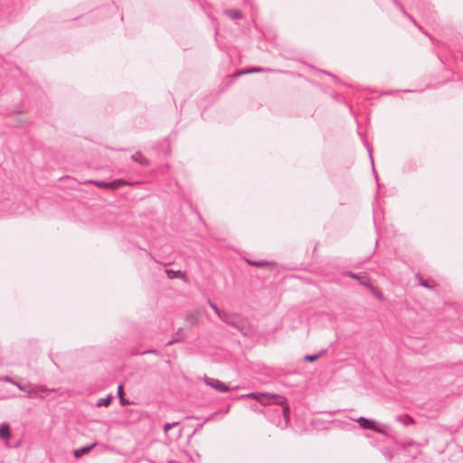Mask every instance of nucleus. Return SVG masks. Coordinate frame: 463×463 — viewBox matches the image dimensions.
<instances>
[{
  "instance_id": "dca6fc26",
  "label": "nucleus",
  "mask_w": 463,
  "mask_h": 463,
  "mask_svg": "<svg viewBox=\"0 0 463 463\" xmlns=\"http://www.w3.org/2000/svg\"><path fill=\"white\" fill-rule=\"evenodd\" d=\"M326 353V350H322L320 351L318 354H307L304 356V361L306 362H315L317 361L319 357H321L322 355H324Z\"/></svg>"
},
{
  "instance_id": "b1692460",
  "label": "nucleus",
  "mask_w": 463,
  "mask_h": 463,
  "mask_svg": "<svg viewBox=\"0 0 463 463\" xmlns=\"http://www.w3.org/2000/svg\"><path fill=\"white\" fill-rule=\"evenodd\" d=\"M182 340H183V336H175L173 340H171L167 343V345H170L175 342H180Z\"/></svg>"
},
{
  "instance_id": "ddd939ff",
  "label": "nucleus",
  "mask_w": 463,
  "mask_h": 463,
  "mask_svg": "<svg viewBox=\"0 0 463 463\" xmlns=\"http://www.w3.org/2000/svg\"><path fill=\"white\" fill-rule=\"evenodd\" d=\"M224 14L233 21L239 20L242 17L241 13L236 9H226Z\"/></svg>"
},
{
  "instance_id": "cd10ccee",
  "label": "nucleus",
  "mask_w": 463,
  "mask_h": 463,
  "mask_svg": "<svg viewBox=\"0 0 463 463\" xmlns=\"http://www.w3.org/2000/svg\"><path fill=\"white\" fill-rule=\"evenodd\" d=\"M368 153L370 155L373 169H374V163H373V155H372V148H368ZM373 171L375 172V170H373Z\"/></svg>"
},
{
  "instance_id": "f3484780",
  "label": "nucleus",
  "mask_w": 463,
  "mask_h": 463,
  "mask_svg": "<svg viewBox=\"0 0 463 463\" xmlns=\"http://www.w3.org/2000/svg\"><path fill=\"white\" fill-rule=\"evenodd\" d=\"M112 398H113L112 395H108L105 398L99 399L97 402V406L98 407L109 406L111 403Z\"/></svg>"
},
{
  "instance_id": "72a5a7b5",
  "label": "nucleus",
  "mask_w": 463,
  "mask_h": 463,
  "mask_svg": "<svg viewBox=\"0 0 463 463\" xmlns=\"http://www.w3.org/2000/svg\"><path fill=\"white\" fill-rule=\"evenodd\" d=\"M230 410V407L228 406L227 409H224L223 413H227Z\"/></svg>"
},
{
  "instance_id": "a211bd4d",
  "label": "nucleus",
  "mask_w": 463,
  "mask_h": 463,
  "mask_svg": "<svg viewBox=\"0 0 463 463\" xmlns=\"http://www.w3.org/2000/svg\"><path fill=\"white\" fill-rule=\"evenodd\" d=\"M247 261L250 265L254 266V267H265V266L269 265V262L265 261V260L252 261V260H247Z\"/></svg>"
},
{
  "instance_id": "412c9836",
  "label": "nucleus",
  "mask_w": 463,
  "mask_h": 463,
  "mask_svg": "<svg viewBox=\"0 0 463 463\" xmlns=\"http://www.w3.org/2000/svg\"><path fill=\"white\" fill-rule=\"evenodd\" d=\"M209 304H210V307L214 310V312L217 314V316H218V317H219V318H220V317H221V315H222V314L224 313V311L220 310V309L218 308V307H217L214 303H213V302H211V301H209Z\"/></svg>"
},
{
  "instance_id": "393cba45",
  "label": "nucleus",
  "mask_w": 463,
  "mask_h": 463,
  "mask_svg": "<svg viewBox=\"0 0 463 463\" xmlns=\"http://www.w3.org/2000/svg\"><path fill=\"white\" fill-rule=\"evenodd\" d=\"M166 273H167L169 278H174L175 275L177 274V273H180V271L179 270L174 271V270H171V269H166Z\"/></svg>"
},
{
  "instance_id": "6e6552de",
  "label": "nucleus",
  "mask_w": 463,
  "mask_h": 463,
  "mask_svg": "<svg viewBox=\"0 0 463 463\" xmlns=\"http://www.w3.org/2000/svg\"><path fill=\"white\" fill-rule=\"evenodd\" d=\"M393 3H394V5H396L400 10H401V12L402 13V14H403L405 17H407L408 19H410V20L413 23V24H414L415 26H417L420 31H422L421 26H420V25H419V24H417V22L415 21V19H414L411 15H410V14H409L405 10H404V8H403V6H402V5L401 3H399L397 0H393Z\"/></svg>"
},
{
  "instance_id": "20e7f679",
  "label": "nucleus",
  "mask_w": 463,
  "mask_h": 463,
  "mask_svg": "<svg viewBox=\"0 0 463 463\" xmlns=\"http://www.w3.org/2000/svg\"><path fill=\"white\" fill-rule=\"evenodd\" d=\"M0 381L6 382V383H12L13 385H15L19 390L26 392L28 393V395H27L28 397L32 393V390L30 388V384H22V383L16 382L15 380H14L13 378H11L9 376L1 377Z\"/></svg>"
},
{
  "instance_id": "c756f323",
  "label": "nucleus",
  "mask_w": 463,
  "mask_h": 463,
  "mask_svg": "<svg viewBox=\"0 0 463 463\" xmlns=\"http://www.w3.org/2000/svg\"><path fill=\"white\" fill-rule=\"evenodd\" d=\"M156 353L155 350H146V351H144L142 354H154Z\"/></svg>"
},
{
  "instance_id": "7ed1b4c3",
  "label": "nucleus",
  "mask_w": 463,
  "mask_h": 463,
  "mask_svg": "<svg viewBox=\"0 0 463 463\" xmlns=\"http://www.w3.org/2000/svg\"><path fill=\"white\" fill-rule=\"evenodd\" d=\"M204 383L220 392H227L230 390L224 383L215 378L205 377Z\"/></svg>"
},
{
  "instance_id": "423d86ee",
  "label": "nucleus",
  "mask_w": 463,
  "mask_h": 463,
  "mask_svg": "<svg viewBox=\"0 0 463 463\" xmlns=\"http://www.w3.org/2000/svg\"><path fill=\"white\" fill-rule=\"evenodd\" d=\"M220 319L228 325L238 326L239 317L237 316L224 312L222 315H221Z\"/></svg>"
},
{
  "instance_id": "6ab92c4d",
  "label": "nucleus",
  "mask_w": 463,
  "mask_h": 463,
  "mask_svg": "<svg viewBox=\"0 0 463 463\" xmlns=\"http://www.w3.org/2000/svg\"><path fill=\"white\" fill-rule=\"evenodd\" d=\"M91 184L99 188L109 189V182L104 181H90Z\"/></svg>"
},
{
  "instance_id": "f03ea898",
  "label": "nucleus",
  "mask_w": 463,
  "mask_h": 463,
  "mask_svg": "<svg viewBox=\"0 0 463 463\" xmlns=\"http://www.w3.org/2000/svg\"><path fill=\"white\" fill-rule=\"evenodd\" d=\"M360 427L364 430H371L376 433L384 434V430L378 427L373 420L367 419L365 417H360L356 420Z\"/></svg>"
},
{
  "instance_id": "9b49d317",
  "label": "nucleus",
  "mask_w": 463,
  "mask_h": 463,
  "mask_svg": "<svg viewBox=\"0 0 463 463\" xmlns=\"http://www.w3.org/2000/svg\"><path fill=\"white\" fill-rule=\"evenodd\" d=\"M129 183L124 179H116L111 182H109V190H116L123 185H128Z\"/></svg>"
},
{
  "instance_id": "2eb2a0df",
  "label": "nucleus",
  "mask_w": 463,
  "mask_h": 463,
  "mask_svg": "<svg viewBox=\"0 0 463 463\" xmlns=\"http://www.w3.org/2000/svg\"><path fill=\"white\" fill-rule=\"evenodd\" d=\"M200 317V313L198 311H194L193 313H190L186 316L185 320L190 325H195Z\"/></svg>"
},
{
  "instance_id": "1a4fd4ad",
  "label": "nucleus",
  "mask_w": 463,
  "mask_h": 463,
  "mask_svg": "<svg viewBox=\"0 0 463 463\" xmlns=\"http://www.w3.org/2000/svg\"><path fill=\"white\" fill-rule=\"evenodd\" d=\"M395 420L402 423L404 426L414 423V420L409 414L397 415Z\"/></svg>"
},
{
  "instance_id": "bb28decb",
  "label": "nucleus",
  "mask_w": 463,
  "mask_h": 463,
  "mask_svg": "<svg viewBox=\"0 0 463 463\" xmlns=\"http://www.w3.org/2000/svg\"><path fill=\"white\" fill-rule=\"evenodd\" d=\"M119 402L122 405L129 404V402L124 398V396L119 397Z\"/></svg>"
},
{
  "instance_id": "4468645a",
  "label": "nucleus",
  "mask_w": 463,
  "mask_h": 463,
  "mask_svg": "<svg viewBox=\"0 0 463 463\" xmlns=\"http://www.w3.org/2000/svg\"><path fill=\"white\" fill-rule=\"evenodd\" d=\"M272 71L269 68H261V67H252L250 69H247L245 71H242L240 72V74H248V73H257V72H269Z\"/></svg>"
},
{
  "instance_id": "aec40b11",
  "label": "nucleus",
  "mask_w": 463,
  "mask_h": 463,
  "mask_svg": "<svg viewBox=\"0 0 463 463\" xmlns=\"http://www.w3.org/2000/svg\"><path fill=\"white\" fill-rule=\"evenodd\" d=\"M179 421H174V422H166L165 425H164V431L165 433H167L173 427H175L177 425H179Z\"/></svg>"
},
{
  "instance_id": "0eeeda50",
  "label": "nucleus",
  "mask_w": 463,
  "mask_h": 463,
  "mask_svg": "<svg viewBox=\"0 0 463 463\" xmlns=\"http://www.w3.org/2000/svg\"><path fill=\"white\" fill-rule=\"evenodd\" d=\"M96 446H97V443L94 442V443H92L90 445H87V446L81 447L80 449H75L73 451V454H74L75 458H80L83 455L90 452L91 449H94Z\"/></svg>"
},
{
  "instance_id": "2f4dec72",
  "label": "nucleus",
  "mask_w": 463,
  "mask_h": 463,
  "mask_svg": "<svg viewBox=\"0 0 463 463\" xmlns=\"http://www.w3.org/2000/svg\"><path fill=\"white\" fill-rule=\"evenodd\" d=\"M181 331H182V328H179V329H178V332L176 333V336H181V335H180V332H181Z\"/></svg>"
},
{
  "instance_id": "5701e85b",
  "label": "nucleus",
  "mask_w": 463,
  "mask_h": 463,
  "mask_svg": "<svg viewBox=\"0 0 463 463\" xmlns=\"http://www.w3.org/2000/svg\"><path fill=\"white\" fill-rule=\"evenodd\" d=\"M420 285L424 287V288H431L430 284L427 280H425V279H423L421 278L420 279Z\"/></svg>"
},
{
  "instance_id": "4be33fe9",
  "label": "nucleus",
  "mask_w": 463,
  "mask_h": 463,
  "mask_svg": "<svg viewBox=\"0 0 463 463\" xmlns=\"http://www.w3.org/2000/svg\"><path fill=\"white\" fill-rule=\"evenodd\" d=\"M367 288L370 289V291L378 298H382V295L376 290V288L372 286L370 283L367 285Z\"/></svg>"
},
{
  "instance_id": "9d476101",
  "label": "nucleus",
  "mask_w": 463,
  "mask_h": 463,
  "mask_svg": "<svg viewBox=\"0 0 463 463\" xmlns=\"http://www.w3.org/2000/svg\"><path fill=\"white\" fill-rule=\"evenodd\" d=\"M131 159H132L133 161H135V162H137V163H138V164L142 165H145V166H146V165H149V160H148V159H146V158L142 155V153H141V152H137V153H135L134 155H132Z\"/></svg>"
},
{
  "instance_id": "a878e982",
  "label": "nucleus",
  "mask_w": 463,
  "mask_h": 463,
  "mask_svg": "<svg viewBox=\"0 0 463 463\" xmlns=\"http://www.w3.org/2000/svg\"><path fill=\"white\" fill-rule=\"evenodd\" d=\"M118 397L124 396L123 385H118Z\"/></svg>"
},
{
  "instance_id": "f8f14e48",
  "label": "nucleus",
  "mask_w": 463,
  "mask_h": 463,
  "mask_svg": "<svg viewBox=\"0 0 463 463\" xmlns=\"http://www.w3.org/2000/svg\"><path fill=\"white\" fill-rule=\"evenodd\" d=\"M11 432H10V427L7 423H2L0 424V439H6L10 438Z\"/></svg>"
},
{
  "instance_id": "39448f33",
  "label": "nucleus",
  "mask_w": 463,
  "mask_h": 463,
  "mask_svg": "<svg viewBox=\"0 0 463 463\" xmlns=\"http://www.w3.org/2000/svg\"><path fill=\"white\" fill-rule=\"evenodd\" d=\"M345 276L358 280L361 285H364L365 287H367V285L370 283L369 278L365 275L356 274V273H353L351 271H346L345 273Z\"/></svg>"
},
{
  "instance_id": "f704fd0d",
  "label": "nucleus",
  "mask_w": 463,
  "mask_h": 463,
  "mask_svg": "<svg viewBox=\"0 0 463 463\" xmlns=\"http://www.w3.org/2000/svg\"><path fill=\"white\" fill-rule=\"evenodd\" d=\"M403 91H404V92H411V90H404Z\"/></svg>"
},
{
  "instance_id": "473e14b6",
  "label": "nucleus",
  "mask_w": 463,
  "mask_h": 463,
  "mask_svg": "<svg viewBox=\"0 0 463 463\" xmlns=\"http://www.w3.org/2000/svg\"><path fill=\"white\" fill-rule=\"evenodd\" d=\"M181 331H182V328H179V329H178V332L176 333V336H181V335H180V332H181Z\"/></svg>"
},
{
  "instance_id": "7c9ffc66",
  "label": "nucleus",
  "mask_w": 463,
  "mask_h": 463,
  "mask_svg": "<svg viewBox=\"0 0 463 463\" xmlns=\"http://www.w3.org/2000/svg\"><path fill=\"white\" fill-rule=\"evenodd\" d=\"M39 390H40L41 392H49V390H48L47 388L43 387V386H40V387H39Z\"/></svg>"
},
{
  "instance_id": "c85d7f7f",
  "label": "nucleus",
  "mask_w": 463,
  "mask_h": 463,
  "mask_svg": "<svg viewBox=\"0 0 463 463\" xmlns=\"http://www.w3.org/2000/svg\"><path fill=\"white\" fill-rule=\"evenodd\" d=\"M250 408L254 411H259L258 406L256 404L251 405Z\"/></svg>"
},
{
  "instance_id": "f257e3e1",
  "label": "nucleus",
  "mask_w": 463,
  "mask_h": 463,
  "mask_svg": "<svg viewBox=\"0 0 463 463\" xmlns=\"http://www.w3.org/2000/svg\"><path fill=\"white\" fill-rule=\"evenodd\" d=\"M249 397L255 399L259 402H260L263 405L268 404H277L280 405L282 407V414L284 417V422H279L278 426H279L281 429H284L288 426L289 422V406L287 403V399L284 396L279 395V394H272V393H263V392H250L247 394H243L241 396V398Z\"/></svg>"
}]
</instances>
